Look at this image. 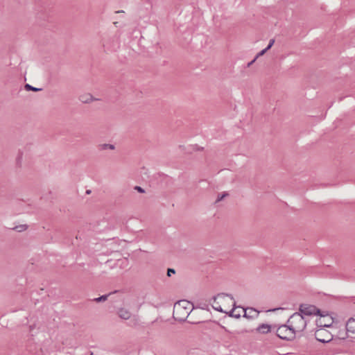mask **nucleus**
Listing matches in <instances>:
<instances>
[{
  "label": "nucleus",
  "mask_w": 355,
  "mask_h": 355,
  "mask_svg": "<svg viewBox=\"0 0 355 355\" xmlns=\"http://www.w3.org/2000/svg\"><path fill=\"white\" fill-rule=\"evenodd\" d=\"M211 306L216 311L227 314L232 318L234 317L233 312L238 307L236 306L234 299L231 295L225 293L217 295L214 298Z\"/></svg>",
  "instance_id": "obj_1"
},
{
  "label": "nucleus",
  "mask_w": 355,
  "mask_h": 355,
  "mask_svg": "<svg viewBox=\"0 0 355 355\" xmlns=\"http://www.w3.org/2000/svg\"><path fill=\"white\" fill-rule=\"evenodd\" d=\"M193 309V305L188 300H180L174 304L173 318L175 320L184 321Z\"/></svg>",
  "instance_id": "obj_2"
},
{
  "label": "nucleus",
  "mask_w": 355,
  "mask_h": 355,
  "mask_svg": "<svg viewBox=\"0 0 355 355\" xmlns=\"http://www.w3.org/2000/svg\"><path fill=\"white\" fill-rule=\"evenodd\" d=\"M287 322L295 334L303 331L306 327V320L304 316L300 313H293L289 318Z\"/></svg>",
  "instance_id": "obj_3"
},
{
  "label": "nucleus",
  "mask_w": 355,
  "mask_h": 355,
  "mask_svg": "<svg viewBox=\"0 0 355 355\" xmlns=\"http://www.w3.org/2000/svg\"><path fill=\"white\" fill-rule=\"evenodd\" d=\"M259 313L260 311L252 307L243 308L241 306H238V307L235 309L234 312H233V316L236 319L243 316L248 320H254L258 318Z\"/></svg>",
  "instance_id": "obj_4"
},
{
  "label": "nucleus",
  "mask_w": 355,
  "mask_h": 355,
  "mask_svg": "<svg viewBox=\"0 0 355 355\" xmlns=\"http://www.w3.org/2000/svg\"><path fill=\"white\" fill-rule=\"evenodd\" d=\"M315 317V323L318 327H330L334 322V318L326 311L320 310Z\"/></svg>",
  "instance_id": "obj_5"
},
{
  "label": "nucleus",
  "mask_w": 355,
  "mask_h": 355,
  "mask_svg": "<svg viewBox=\"0 0 355 355\" xmlns=\"http://www.w3.org/2000/svg\"><path fill=\"white\" fill-rule=\"evenodd\" d=\"M277 335L284 340H293L295 338L296 334L287 322L286 324L281 325L277 328Z\"/></svg>",
  "instance_id": "obj_6"
},
{
  "label": "nucleus",
  "mask_w": 355,
  "mask_h": 355,
  "mask_svg": "<svg viewBox=\"0 0 355 355\" xmlns=\"http://www.w3.org/2000/svg\"><path fill=\"white\" fill-rule=\"evenodd\" d=\"M315 337L317 340L321 343H328L333 339L334 336L332 333L324 327H318L315 332Z\"/></svg>",
  "instance_id": "obj_7"
},
{
  "label": "nucleus",
  "mask_w": 355,
  "mask_h": 355,
  "mask_svg": "<svg viewBox=\"0 0 355 355\" xmlns=\"http://www.w3.org/2000/svg\"><path fill=\"white\" fill-rule=\"evenodd\" d=\"M300 313H301L303 316L307 315H315L316 316L318 313H320V310L317 309L315 306L312 305H306L302 304L300 307Z\"/></svg>",
  "instance_id": "obj_8"
},
{
  "label": "nucleus",
  "mask_w": 355,
  "mask_h": 355,
  "mask_svg": "<svg viewBox=\"0 0 355 355\" xmlns=\"http://www.w3.org/2000/svg\"><path fill=\"white\" fill-rule=\"evenodd\" d=\"M272 327L268 323H261L255 329L254 332L257 334H268L271 332Z\"/></svg>",
  "instance_id": "obj_9"
},
{
  "label": "nucleus",
  "mask_w": 355,
  "mask_h": 355,
  "mask_svg": "<svg viewBox=\"0 0 355 355\" xmlns=\"http://www.w3.org/2000/svg\"><path fill=\"white\" fill-rule=\"evenodd\" d=\"M345 328L351 338H355V318H350L345 324Z\"/></svg>",
  "instance_id": "obj_10"
},
{
  "label": "nucleus",
  "mask_w": 355,
  "mask_h": 355,
  "mask_svg": "<svg viewBox=\"0 0 355 355\" xmlns=\"http://www.w3.org/2000/svg\"><path fill=\"white\" fill-rule=\"evenodd\" d=\"M334 337L340 340H345L349 337H350L349 332H347V329H336L335 331L333 334Z\"/></svg>",
  "instance_id": "obj_11"
},
{
  "label": "nucleus",
  "mask_w": 355,
  "mask_h": 355,
  "mask_svg": "<svg viewBox=\"0 0 355 355\" xmlns=\"http://www.w3.org/2000/svg\"><path fill=\"white\" fill-rule=\"evenodd\" d=\"M119 316L123 320H128L131 317V313L128 309L121 308L118 311Z\"/></svg>",
  "instance_id": "obj_12"
},
{
  "label": "nucleus",
  "mask_w": 355,
  "mask_h": 355,
  "mask_svg": "<svg viewBox=\"0 0 355 355\" xmlns=\"http://www.w3.org/2000/svg\"><path fill=\"white\" fill-rule=\"evenodd\" d=\"M98 148L100 150H107V149L114 150V146L112 144H103L99 145Z\"/></svg>",
  "instance_id": "obj_13"
},
{
  "label": "nucleus",
  "mask_w": 355,
  "mask_h": 355,
  "mask_svg": "<svg viewBox=\"0 0 355 355\" xmlns=\"http://www.w3.org/2000/svg\"><path fill=\"white\" fill-rule=\"evenodd\" d=\"M81 101L84 103H89V102L93 101L94 98L91 95L87 94V95H83L81 96Z\"/></svg>",
  "instance_id": "obj_14"
},
{
  "label": "nucleus",
  "mask_w": 355,
  "mask_h": 355,
  "mask_svg": "<svg viewBox=\"0 0 355 355\" xmlns=\"http://www.w3.org/2000/svg\"><path fill=\"white\" fill-rule=\"evenodd\" d=\"M13 229L19 232H21L25 231L27 229V225H24V224L20 225H17V226L13 227Z\"/></svg>",
  "instance_id": "obj_15"
},
{
  "label": "nucleus",
  "mask_w": 355,
  "mask_h": 355,
  "mask_svg": "<svg viewBox=\"0 0 355 355\" xmlns=\"http://www.w3.org/2000/svg\"><path fill=\"white\" fill-rule=\"evenodd\" d=\"M227 196V193H225L218 195L216 202H218L221 201Z\"/></svg>",
  "instance_id": "obj_16"
},
{
  "label": "nucleus",
  "mask_w": 355,
  "mask_h": 355,
  "mask_svg": "<svg viewBox=\"0 0 355 355\" xmlns=\"http://www.w3.org/2000/svg\"><path fill=\"white\" fill-rule=\"evenodd\" d=\"M268 51V49H267V48H266L265 49L262 50L261 51H260V52L257 54V58H258V57H259V56H262V55H263L266 53V51Z\"/></svg>",
  "instance_id": "obj_17"
},
{
  "label": "nucleus",
  "mask_w": 355,
  "mask_h": 355,
  "mask_svg": "<svg viewBox=\"0 0 355 355\" xmlns=\"http://www.w3.org/2000/svg\"><path fill=\"white\" fill-rule=\"evenodd\" d=\"M106 298H107L106 295H103V296H101V297H100L98 298H96L95 301H96V302L104 301V300H106Z\"/></svg>",
  "instance_id": "obj_18"
},
{
  "label": "nucleus",
  "mask_w": 355,
  "mask_h": 355,
  "mask_svg": "<svg viewBox=\"0 0 355 355\" xmlns=\"http://www.w3.org/2000/svg\"><path fill=\"white\" fill-rule=\"evenodd\" d=\"M175 270L174 269H172V268H169L168 269V271H167V275L168 277H171L172 274H175Z\"/></svg>",
  "instance_id": "obj_19"
},
{
  "label": "nucleus",
  "mask_w": 355,
  "mask_h": 355,
  "mask_svg": "<svg viewBox=\"0 0 355 355\" xmlns=\"http://www.w3.org/2000/svg\"><path fill=\"white\" fill-rule=\"evenodd\" d=\"M274 43H275V40H270L269 44L268 45V46L266 47L268 49V50H269L272 46Z\"/></svg>",
  "instance_id": "obj_20"
},
{
  "label": "nucleus",
  "mask_w": 355,
  "mask_h": 355,
  "mask_svg": "<svg viewBox=\"0 0 355 355\" xmlns=\"http://www.w3.org/2000/svg\"><path fill=\"white\" fill-rule=\"evenodd\" d=\"M26 87L27 89H31V90H33V91H37V90H39L38 89L35 88V87H31V85H26Z\"/></svg>",
  "instance_id": "obj_21"
},
{
  "label": "nucleus",
  "mask_w": 355,
  "mask_h": 355,
  "mask_svg": "<svg viewBox=\"0 0 355 355\" xmlns=\"http://www.w3.org/2000/svg\"><path fill=\"white\" fill-rule=\"evenodd\" d=\"M135 189H137L140 193H144V189L142 188H141L140 187H136Z\"/></svg>",
  "instance_id": "obj_22"
},
{
  "label": "nucleus",
  "mask_w": 355,
  "mask_h": 355,
  "mask_svg": "<svg viewBox=\"0 0 355 355\" xmlns=\"http://www.w3.org/2000/svg\"><path fill=\"white\" fill-rule=\"evenodd\" d=\"M277 310H283L282 308H279V309H273L272 310V311H277Z\"/></svg>",
  "instance_id": "obj_23"
},
{
  "label": "nucleus",
  "mask_w": 355,
  "mask_h": 355,
  "mask_svg": "<svg viewBox=\"0 0 355 355\" xmlns=\"http://www.w3.org/2000/svg\"><path fill=\"white\" fill-rule=\"evenodd\" d=\"M121 12H124V11L123 10L116 11V13H121Z\"/></svg>",
  "instance_id": "obj_24"
}]
</instances>
